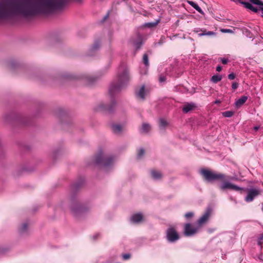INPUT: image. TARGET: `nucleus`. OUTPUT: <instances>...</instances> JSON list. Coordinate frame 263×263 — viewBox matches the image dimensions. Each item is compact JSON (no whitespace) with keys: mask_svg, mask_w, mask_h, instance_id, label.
<instances>
[{"mask_svg":"<svg viewBox=\"0 0 263 263\" xmlns=\"http://www.w3.org/2000/svg\"><path fill=\"white\" fill-rule=\"evenodd\" d=\"M200 173L208 181L211 182L214 180H219L221 182V184L219 185V187L221 190L224 191L227 189L235 191H241L242 190V188L231 183L229 180L232 178L224 174L215 173L206 169L201 170Z\"/></svg>","mask_w":263,"mask_h":263,"instance_id":"nucleus-1","label":"nucleus"},{"mask_svg":"<svg viewBox=\"0 0 263 263\" xmlns=\"http://www.w3.org/2000/svg\"><path fill=\"white\" fill-rule=\"evenodd\" d=\"M130 80L128 68L125 65H121L118 69L116 81L111 83L109 93L112 96L125 87Z\"/></svg>","mask_w":263,"mask_h":263,"instance_id":"nucleus-2","label":"nucleus"},{"mask_svg":"<svg viewBox=\"0 0 263 263\" xmlns=\"http://www.w3.org/2000/svg\"><path fill=\"white\" fill-rule=\"evenodd\" d=\"M115 161V158L113 156L106 157L102 151L99 153L94 160L95 164L100 165L105 171L114 165Z\"/></svg>","mask_w":263,"mask_h":263,"instance_id":"nucleus-3","label":"nucleus"},{"mask_svg":"<svg viewBox=\"0 0 263 263\" xmlns=\"http://www.w3.org/2000/svg\"><path fill=\"white\" fill-rule=\"evenodd\" d=\"M166 237L170 242H175L179 239V235L176 230L172 227L167 229L166 232Z\"/></svg>","mask_w":263,"mask_h":263,"instance_id":"nucleus-4","label":"nucleus"},{"mask_svg":"<svg viewBox=\"0 0 263 263\" xmlns=\"http://www.w3.org/2000/svg\"><path fill=\"white\" fill-rule=\"evenodd\" d=\"M212 210L210 208H208L202 216L198 220L197 223L199 227L205 224L209 219Z\"/></svg>","mask_w":263,"mask_h":263,"instance_id":"nucleus-5","label":"nucleus"},{"mask_svg":"<svg viewBox=\"0 0 263 263\" xmlns=\"http://www.w3.org/2000/svg\"><path fill=\"white\" fill-rule=\"evenodd\" d=\"M199 227H192L190 223H186L184 227V234L187 236L195 234L198 231Z\"/></svg>","mask_w":263,"mask_h":263,"instance_id":"nucleus-6","label":"nucleus"},{"mask_svg":"<svg viewBox=\"0 0 263 263\" xmlns=\"http://www.w3.org/2000/svg\"><path fill=\"white\" fill-rule=\"evenodd\" d=\"M259 193V191L257 189H253L249 191L247 196L245 198L246 202H249L253 200L254 198Z\"/></svg>","mask_w":263,"mask_h":263,"instance_id":"nucleus-7","label":"nucleus"},{"mask_svg":"<svg viewBox=\"0 0 263 263\" xmlns=\"http://www.w3.org/2000/svg\"><path fill=\"white\" fill-rule=\"evenodd\" d=\"M130 42L135 47L138 49L140 48L143 44L142 37L140 35H137L135 38L131 39Z\"/></svg>","mask_w":263,"mask_h":263,"instance_id":"nucleus-8","label":"nucleus"},{"mask_svg":"<svg viewBox=\"0 0 263 263\" xmlns=\"http://www.w3.org/2000/svg\"><path fill=\"white\" fill-rule=\"evenodd\" d=\"M71 210L73 214L77 216L79 213H82L84 211V209L81 205L74 204L71 208Z\"/></svg>","mask_w":263,"mask_h":263,"instance_id":"nucleus-9","label":"nucleus"},{"mask_svg":"<svg viewBox=\"0 0 263 263\" xmlns=\"http://www.w3.org/2000/svg\"><path fill=\"white\" fill-rule=\"evenodd\" d=\"M143 218V216L141 213L134 214L132 216L130 220L133 223H138L142 220Z\"/></svg>","mask_w":263,"mask_h":263,"instance_id":"nucleus-10","label":"nucleus"},{"mask_svg":"<svg viewBox=\"0 0 263 263\" xmlns=\"http://www.w3.org/2000/svg\"><path fill=\"white\" fill-rule=\"evenodd\" d=\"M196 107V105L194 103H187L184 105L182 108V110L184 112L187 113L190 111L194 109Z\"/></svg>","mask_w":263,"mask_h":263,"instance_id":"nucleus-11","label":"nucleus"},{"mask_svg":"<svg viewBox=\"0 0 263 263\" xmlns=\"http://www.w3.org/2000/svg\"><path fill=\"white\" fill-rule=\"evenodd\" d=\"M136 96L138 98L144 100L145 96V86H142L139 90L136 91Z\"/></svg>","mask_w":263,"mask_h":263,"instance_id":"nucleus-12","label":"nucleus"},{"mask_svg":"<svg viewBox=\"0 0 263 263\" xmlns=\"http://www.w3.org/2000/svg\"><path fill=\"white\" fill-rule=\"evenodd\" d=\"M113 132L116 134H120L124 130L122 126L119 124H114L112 125Z\"/></svg>","mask_w":263,"mask_h":263,"instance_id":"nucleus-13","label":"nucleus"},{"mask_svg":"<svg viewBox=\"0 0 263 263\" xmlns=\"http://www.w3.org/2000/svg\"><path fill=\"white\" fill-rule=\"evenodd\" d=\"M247 99H248V97L247 96H243L241 97L240 98L238 99L235 102V105L237 107H239V106H241L242 105H243L246 102Z\"/></svg>","mask_w":263,"mask_h":263,"instance_id":"nucleus-14","label":"nucleus"},{"mask_svg":"<svg viewBox=\"0 0 263 263\" xmlns=\"http://www.w3.org/2000/svg\"><path fill=\"white\" fill-rule=\"evenodd\" d=\"M152 177L155 180H159L162 177V174L158 171L153 170L151 171Z\"/></svg>","mask_w":263,"mask_h":263,"instance_id":"nucleus-15","label":"nucleus"},{"mask_svg":"<svg viewBox=\"0 0 263 263\" xmlns=\"http://www.w3.org/2000/svg\"><path fill=\"white\" fill-rule=\"evenodd\" d=\"M201 33H198L199 36H213L216 35V33L213 31H206V30H201Z\"/></svg>","mask_w":263,"mask_h":263,"instance_id":"nucleus-16","label":"nucleus"},{"mask_svg":"<svg viewBox=\"0 0 263 263\" xmlns=\"http://www.w3.org/2000/svg\"><path fill=\"white\" fill-rule=\"evenodd\" d=\"M242 4L244 5L246 8L252 10L254 12H257L258 11V9L256 7H254L251 4L248 2H242Z\"/></svg>","mask_w":263,"mask_h":263,"instance_id":"nucleus-17","label":"nucleus"},{"mask_svg":"<svg viewBox=\"0 0 263 263\" xmlns=\"http://www.w3.org/2000/svg\"><path fill=\"white\" fill-rule=\"evenodd\" d=\"M115 104H116L115 102L114 101H113L111 103V105L110 106L102 104V105H101L100 107L102 109L107 110L108 111H111L112 109L113 106L115 105Z\"/></svg>","mask_w":263,"mask_h":263,"instance_id":"nucleus-18","label":"nucleus"},{"mask_svg":"<svg viewBox=\"0 0 263 263\" xmlns=\"http://www.w3.org/2000/svg\"><path fill=\"white\" fill-rule=\"evenodd\" d=\"M150 129L151 126L149 124L147 123H143L141 128V132L146 133L148 132L150 130Z\"/></svg>","mask_w":263,"mask_h":263,"instance_id":"nucleus-19","label":"nucleus"},{"mask_svg":"<svg viewBox=\"0 0 263 263\" xmlns=\"http://www.w3.org/2000/svg\"><path fill=\"white\" fill-rule=\"evenodd\" d=\"M167 122L164 119H160L159 120V126L161 129H164L167 125Z\"/></svg>","mask_w":263,"mask_h":263,"instance_id":"nucleus-20","label":"nucleus"},{"mask_svg":"<svg viewBox=\"0 0 263 263\" xmlns=\"http://www.w3.org/2000/svg\"><path fill=\"white\" fill-rule=\"evenodd\" d=\"M221 79L222 76L219 74L214 75L211 78V81L214 83H216L220 81Z\"/></svg>","mask_w":263,"mask_h":263,"instance_id":"nucleus-21","label":"nucleus"},{"mask_svg":"<svg viewBox=\"0 0 263 263\" xmlns=\"http://www.w3.org/2000/svg\"><path fill=\"white\" fill-rule=\"evenodd\" d=\"M28 226V224L27 222L23 223L22 225L21 226V227L19 229L20 232L21 234L25 233L27 230Z\"/></svg>","mask_w":263,"mask_h":263,"instance_id":"nucleus-22","label":"nucleus"},{"mask_svg":"<svg viewBox=\"0 0 263 263\" xmlns=\"http://www.w3.org/2000/svg\"><path fill=\"white\" fill-rule=\"evenodd\" d=\"M188 3L191 6H192L194 9H195L199 12H200V13L202 12L201 9L200 8V7L197 4L195 3L194 2H193L192 1H189Z\"/></svg>","mask_w":263,"mask_h":263,"instance_id":"nucleus-23","label":"nucleus"},{"mask_svg":"<svg viewBox=\"0 0 263 263\" xmlns=\"http://www.w3.org/2000/svg\"><path fill=\"white\" fill-rule=\"evenodd\" d=\"M142 62L145 65L146 67L149 66V60L148 55L146 53H144L143 55Z\"/></svg>","mask_w":263,"mask_h":263,"instance_id":"nucleus-24","label":"nucleus"},{"mask_svg":"<svg viewBox=\"0 0 263 263\" xmlns=\"http://www.w3.org/2000/svg\"><path fill=\"white\" fill-rule=\"evenodd\" d=\"M144 155V150L143 148H140L138 150L137 157L139 159H141Z\"/></svg>","mask_w":263,"mask_h":263,"instance_id":"nucleus-25","label":"nucleus"},{"mask_svg":"<svg viewBox=\"0 0 263 263\" xmlns=\"http://www.w3.org/2000/svg\"><path fill=\"white\" fill-rule=\"evenodd\" d=\"M233 112L231 111H226L222 113V115L225 117H231L233 115Z\"/></svg>","mask_w":263,"mask_h":263,"instance_id":"nucleus-26","label":"nucleus"},{"mask_svg":"<svg viewBox=\"0 0 263 263\" xmlns=\"http://www.w3.org/2000/svg\"><path fill=\"white\" fill-rule=\"evenodd\" d=\"M250 2L256 5L263 6V3L259 0H250Z\"/></svg>","mask_w":263,"mask_h":263,"instance_id":"nucleus-27","label":"nucleus"},{"mask_svg":"<svg viewBox=\"0 0 263 263\" xmlns=\"http://www.w3.org/2000/svg\"><path fill=\"white\" fill-rule=\"evenodd\" d=\"M100 47V42L98 41H97L95 42L94 44L93 45L92 47V49L93 50H97Z\"/></svg>","mask_w":263,"mask_h":263,"instance_id":"nucleus-28","label":"nucleus"},{"mask_svg":"<svg viewBox=\"0 0 263 263\" xmlns=\"http://www.w3.org/2000/svg\"><path fill=\"white\" fill-rule=\"evenodd\" d=\"M194 214L193 212H188L185 214V217L186 219H189V218L192 217L194 216Z\"/></svg>","mask_w":263,"mask_h":263,"instance_id":"nucleus-29","label":"nucleus"},{"mask_svg":"<svg viewBox=\"0 0 263 263\" xmlns=\"http://www.w3.org/2000/svg\"><path fill=\"white\" fill-rule=\"evenodd\" d=\"M220 31L222 33H233V31L229 29H221Z\"/></svg>","mask_w":263,"mask_h":263,"instance_id":"nucleus-30","label":"nucleus"},{"mask_svg":"<svg viewBox=\"0 0 263 263\" xmlns=\"http://www.w3.org/2000/svg\"><path fill=\"white\" fill-rule=\"evenodd\" d=\"M238 86V84L237 82H233L232 85V88L233 90H235L237 88Z\"/></svg>","mask_w":263,"mask_h":263,"instance_id":"nucleus-31","label":"nucleus"},{"mask_svg":"<svg viewBox=\"0 0 263 263\" xmlns=\"http://www.w3.org/2000/svg\"><path fill=\"white\" fill-rule=\"evenodd\" d=\"M122 257L124 260H127L130 257V255L129 254H125L122 255Z\"/></svg>","mask_w":263,"mask_h":263,"instance_id":"nucleus-32","label":"nucleus"},{"mask_svg":"<svg viewBox=\"0 0 263 263\" xmlns=\"http://www.w3.org/2000/svg\"><path fill=\"white\" fill-rule=\"evenodd\" d=\"M258 243L259 245H261L263 243V235H262L258 239Z\"/></svg>","mask_w":263,"mask_h":263,"instance_id":"nucleus-33","label":"nucleus"},{"mask_svg":"<svg viewBox=\"0 0 263 263\" xmlns=\"http://www.w3.org/2000/svg\"><path fill=\"white\" fill-rule=\"evenodd\" d=\"M235 78V75L233 73H231L228 75V78L230 80H234Z\"/></svg>","mask_w":263,"mask_h":263,"instance_id":"nucleus-34","label":"nucleus"},{"mask_svg":"<svg viewBox=\"0 0 263 263\" xmlns=\"http://www.w3.org/2000/svg\"><path fill=\"white\" fill-rule=\"evenodd\" d=\"M158 22L153 23H147V24H146V26H148V27H154L155 25H156L158 24Z\"/></svg>","mask_w":263,"mask_h":263,"instance_id":"nucleus-35","label":"nucleus"},{"mask_svg":"<svg viewBox=\"0 0 263 263\" xmlns=\"http://www.w3.org/2000/svg\"><path fill=\"white\" fill-rule=\"evenodd\" d=\"M220 61L223 64H226L228 62V60L226 58H220Z\"/></svg>","mask_w":263,"mask_h":263,"instance_id":"nucleus-36","label":"nucleus"},{"mask_svg":"<svg viewBox=\"0 0 263 263\" xmlns=\"http://www.w3.org/2000/svg\"><path fill=\"white\" fill-rule=\"evenodd\" d=\"M165 81V77L164 76H160L159 78V81L160 82H163Z\"/></svg>","mask_w":263,"mask_h":263,"instance_id":"nucleus-37","label":"nucleus"},{"mask_svg":"<svg viewBox=\"0 0 263 263\" xmlns=\"http://www.w3.org/2000/svg\"><path fill=\"white\" fill-rule=\"evenodd\" d=\"M222 70V67L221 66H218L216 67V70L218 72Z\"/></svg>","mask_w":263,"mask_h":263,"instance_id":"nucleus-38","label":"nucleus"},{"mask_svg":"<svg viewBox=\"0 0 263 263\" xmlns=\"http://www.w3.org/2000/svg\"><path fill=\"white\" fill-rule=\"evenodd\" d=\"M199 29H198V28L195 29L194 31H195V32H196V33H198V32L199 31Z\"/></svg>","mask_w":263,"mask_h":263,"instance_id":"nucleus-39","label":"nucleus"},{"mask_svg":"<svg viewBox=\"0 0 263 263\" xmlns=\"http://www.w3.org/2000/svg\"><path fill=\"white\" fill-rule=\"evenodd\" d=\"M214 103L215 104H218L220 103V101L219 100H216Z\"/></svg>","mask_w":263,"mask_h":263,"instance_id":"nucleus-40","label":"nucleus"},{"mask_svg":"<svg viewBox=\"0 0 263 263\" xmlns=\"http://www.w3.org/2000/svg\"><path fill=\"white\" fill-rule=\"evenodd\" d=\"M254 128V129H255V130H258V129L259 127H258V126H255Z\"/></svg>","mask_w":263,"mask_h":263,"instance_id":"nucleus-41","label":"nucleus"},{"mask_svg":"<svg viewBox=\"0 0 263 263\" xmlns=\"http://www.w3.org/2000/svg\"><path fill=\"white\" fill-rule=\"evenodd\" d=\"M108 14H107L105 15V16L104 17V19H105H105H106V18L108 17Z\"/></svg>","mask_w":263,"mask_h":263,"instance_id":"nucleus-42","label":"nucleus"},{"mask_svg":"<svg viewBox=\"0 0 263 263\" xmlns=\"http://www.w3.org/2000/svg\"><path fill=\"white\" fill-rule=\"evenodd\" d=\"M260 9L263 11V6H262L261 7H260Z\"/></svg>","mask_w":263,"mask_h":263,"instance_id":"nucleus-43","label":"nucleus"},{"mask_svg":"<svg viewBox=\"0 0 263 263\" xmlns=\"http://www.w3.org/2000/svg\"><path fill=\"white\" fill-rule=\"evenodd\" d=\"M261 210L263 211V203L262 204V208H261Z\"/></svg>","mask_w":263,"mask_h":263,"instance_id":"nucleus-44","label":"nucleus"}]
</instances>
